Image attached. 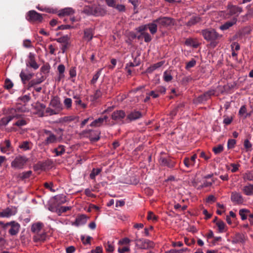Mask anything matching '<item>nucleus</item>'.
<instances>
[{
  "instance_id": "nucleus-45",
  "label": "nucleus",
  "mask_w": 253,
  "mask_h": 253,
  "mask_svg": "<svg viewBox=\"0 0 253 253\" xmlns=\"http://www.w3.org/2000/svg\"><path fill=\"white\" fill-rule=\"evenodd\" d=\"M55 199L59 204H64L66 202V196L64 195L56 196Z\"/></svg>"
},
{
  "instance_id": "nucleus-11",
  "label": "nucleus",
  "mask_w": 253,
  "mask_h": 253,
  "mask_svg": "<svg viewBox=\"0 0 253 253\" xmlns=\"http://www.w3.org/2000/svg\"><path fill=\"white\" fill-rule=\"evenodd\" d=\"M215 91L214 90H209L199 96L195 100L197 103H202L209 99L212 95L214 94Z\"/></svg>"
},
{
  "instance_id": "nucleus-26",
  "label": "nucleus",
  "mask_w": 253,
  "mask_h": 253,
  "mask_svg": "<svg viewBox=\"0 0 253 253\" xmlns=\"http://www.w3.org/2000/svg\"><path fill=\"white\" fill-rule=\"evenodd\" d=\"M147 26L148 29L151 34L154 35L157 33L159 28L157 23L155 22V19L152 22L147 24Z\"/></svg>"
},
{
  "instance_id": "nucleus-41",
  "label": "nucleus",
  "mask_w": 253,
  "mask_h": 253,
  "mask_svg": "<svg viewBox=\"0 0 253 253\" xmlns=\"http://www.w3.org/2000/svg\"><path fill=\"white\" fill-rule=\"evenodd\" d=\"M243 179L245 181H253V172L247 171L243 174Z\"/></svg>"
},
{
  "instance_id": "nucleus-62",
  "label": "nucleus",
  "mask_w": 253,
  "mask_h": 253,
  "mask_svg": "<svg viewBox=\"0 0 253 253\" xmlns=\"http://www.w3.org/2000/svg\"><path fill=\"white\" fill-rule=\"evenodd\" d=\"M74 28V26H71L70 25L66 24V25H61L58 26L56 29V31L59 30H65V29H70Z\"/></svg>"
},
{
  "instance_id": "nucleus-40",
  "label": "nucleus",
  "mask_w": 253,
  "mask_h": 253,
  "mask_svg": "<svg viewBox=\"0 0 253 253\" xmlns=\"http://www.w3.org/2000/svg\"><path fill=\"white\" fill-rule=\"evenodd\" d=\"M58 71L59 72V80H60L61 78H63L64 73L65 72V66L63 64H60L58 66Z\"/></svg>"
},
{
  "instance_id": "nucleus-38",
  "label": "nucleus",
  "mask_w": 253,
  "mask_h": 253,
  "mask_svg": "<svg viewBox=\"0 0 253 253\" xmlns=\"http://www.w3.org/2000/svg\"><path fill=\"white\" fill-rule=\"evenodd\" d=\"M83 12L88 15H93V6H85L83 9Z\"/></svg>"
},
{
  "instance_id": "nucleus-5",
  "label": "nucleus",
  "mask_w": 253,
  "mask_h": 253,
  "mask_svg": "<svg viewBox=\"0 0 253 253\" xmlns=\"http://www.w3.org/2000/svg\"><path fill=\"white\" fill-rule=\"evenodd\" d=\"M26 19L31 22H41L43 18L42 14L33 10L27 13Z\"/></svg>"
},
{
  "instance_id": "nucleus-14",
  "label": "nucleus",
  "mask_w": 253,
  "mask_h": 253,
  "mask_svg": "<svg viewBox=\"0 0 253 253\" xmlns=\"http://www.w3.org/2000/svg\"><path fill=\"white\" fill-rule=\"evenodd\" d=\"M84 133L87 134V136L92 141H97L99 139L100 132L96 130L92 129L85 130L84 131Z\"/></svg>"
},
{
  "instance_id": "nucleus-31",
  "label": "nucleus",
  "mask_w": 253,
  "mask_h": 253,
  "mask_svg": "<svg viewBox=\"0 0 253 253\" xmlns=\"http://www.w3.org/2000/svg\"><path fill=\"white\" fill-rule=\"evenodd\" d=\"M65 147L64 145H60L57 148L53 149L52 152L55 153V156H61L65 152Z\"/></svg>"
},
{
  "instance_id": "nucleus-22",
  "label": "nucleus",
  "mask_w": 253,
  "mask_h": 253,
  "mask_svg": "<svg viewBox=\"0 0 253 253\" xmlns=\"http://www.w3.org/2000/svg\"><path fill=\"white\" fill-rule=\"evenodd\" d=\"M75 13V10L71 7H66L59 11L58 16L63 17L73 15Z\"/></svg>"
},
{
  "instance_id": "nucleus-36",
  "label": "nucleus",
  "mask_w": 253,
  "mask_h": 253,
  "mask_svg": "<svg viewBox=\"0 0 253 253\" xmlns=\"http://www.w3.org/2000/svg\"><path fill=\"white\" fill-rule=\"evenodd\" d=\"M73 98L76 99L75 103L76 105H80L83 109L86 108V104L82 102L79 96L75 95Z\"/></svg>"
},
{
  "instance_id": "nucleus-15",
  "label": "nucleus",
  "mask_w": 253,
  "mask_h": 253,
  "mask_svg": "<svg viewBox=\"0 0 253 253\" xmlns=\"http://www.w3.org/2000/svg\"><path fill=\"white\" fill-rule=\"evenodd\" d=\"M228 13L229 16L235 15L234 17L238 16L239 14L243 11L242 8L236 5H228Z\"/></svg>"
},
{
  "instance_id": "nucleus-30",
  "label": "nucleus",
  "mask_w": 253,
  "mask_h": 253,
  "mask_svg": "<svg viewBox=\"0 0 253 253\" xmlns=\"http://www.w3.org/2000/svg\"><path fill=\"white\" fill-rule=\"evenodd\" d=\"M201 20V18L199 16H192L189 21L185 23V25L191 27L195 25Z\"/></svg>"
},
{
  "instance_id": "nucleus-60",
  "label": "nucleus",
  "mask_w": 253,
  "mask_h": 253,
  "mask_svg": "<svg viewBox=\"0 0 253 253\" xmlns=\"http://www.w3.org/2000/svg\"><path fill=\"white\" fill-rule=\"evenodd\" d=\"M244 146L246 148V151H251L250 149L252 147V144L248 139H246L244 142Z\"/></svg>"
},
{
  "instance_id": "nucleus-10",
  "label": "nucleus",
  "mask_w": 253,
  "mask_h": 253,
  "mask_svg": "<svg viewBox=\"0 0 253 253\" xmlns=\"http://www.w3.org/2000/svg\"><path fill=\"white\" fill-rule=\"evenodd\" d=\"M44 135L47 136L43 143L45 145H47L51 143H54L57 142V137L51 131L44 129Z\"/></svg>"
},
{
  "instance_id": "nucleus-37",
  "label": "nucleus",
  "mask_w": 253,
  "mask_h": 253,
  "mask_svg": "<svg viewBox=\"0 0 253 253\" xmlns=\"http://www.w3.org/2000/svg\"><path fill=\"white\" fill-rule=\"evenodd\" d=\"M101 169H95L93 168L89 175L90 178L91 179H94L95 178V176L98 175L100 172L101 171Z\"/></svg>"
},
{
  "instance_id": "nucleus-6",
  "label": "nucleus",
  "mask_w": 253,
  "mask_h": 253,
  "mask_svg": "<svg viewBox=\"0 0 253 253\" xmlns=\"http://www.w3.org/2000/svg\"><path fill=\"white\" fill-rule=\"evenodd\" d=\"M8 227V233L12 236H15L18 234L21 225L18 222L13 220L9 222Z\"/></svg>"
},
{
  "instance_id": "nucleus-58",
  "label": "nucleus",
  "mask_w": 253,
  "mask_h": 253,
  "mask_svg": "<svg viewBox=\"0 0 253 253\" xmlns=\"http://www.w3.org/2000/svg\"><path fill=\"white\" fill-rule=\"evenodd\" d=\"M148 29L147 24L141 25L138 27L137 31L142 35L143 33H146L145 31Z\"/></svg>"
},
{
  "instance_id": "nucleus-47",
  "label": "nucleus",
  "mask_w": 253,
  "mask_h": 253,
  "mask_svg": "<svg viewBox=\"0 0 253 253\" xmlns=\"http://www.w3.org/2000/svg\"><path fill=\"white\" fill-rule=\"evenodd\" d=\"M164 80L165 82H169L171 81L172 77L169 72L166 71L164 73Z\"/></svg>"
},
{
  "instance_id": "nucleus-2",
  "label": "nucleus",
  "mask_w": 253,
  "mask_h": 253,
  "mask_svg": "<svg viewBox=\"0 0 253 253\" xmlns=\"http://www.w3.org/2000/svg\"><path fill=\"white\" fill-rule=\"evenodd\" d=\"M43 227V224L41 222H37L32 225L31 230L34 234L33 239L35 242H43L45 240L47 235L42 231Z\"/></svg>"
},
{
  "instance_id": "nucleus-21",
  "label": "nucleus",
  "mask_w": 253,
  "mask_h": 253,
  "mask_svg": "<svg viewBox=\"0 0 253 253\" xmlns=\"http://www.w3.org/2000/svg\"><path fill=\"white\" fill-rule=\"evenodd\" d=\"M87 218L86 215L81 214L76 218L75 221L72 223V225L76 226L84 225L86 223Z\"/></svg>"
},
{
  "instance_id": "nucleus-18",
  "label": "nucleus",
  "mask_w": 253,
  "mask_h": 253,
  "mask_svg": "<svg viewBox=\"0 0 253 253\" xmlns=\"http://www.w3.org/2000/svg\"><path fill=\"white\" fill-rule=\"evenodd\" d=\"M247 236L243 233H237L233 238L232 243L233 244H244L247 239Z\"/></svg>"
},
{
  "instance_id": "nucleus-43",
  "label": "nucleus",
  "mask_w": 253,
  "mask_h": 253,
  "mask_svg": "<svg viewBox=\"0 0 253 253\" xmlns=\"http://www.w3.org/2000/svg\"><path fill=\"white\" fill-rule=\"evenodd\" d=\"M102 70V69H100L96 72L95 74L93 76V78L91 80V84H95L96 83L97 80L101 74Z\"/></svg>"
},
{
  "instance_id": "nucleus-17",
  "label": "nucleus",
  "mask_w": 253,
  "mask_h": 253,
  "mask_svg": "<svg viewBox=\"0 0 253 253\" xmlns=\"http://www.w3.org/2000/svg\"><path fill=\"white\" fill-rule=\"evenodd\" d=\"M135 242H136V246H138L139 248L142 249H147L151 243V242L148 240L137 238L135 240Z\"/></svg>"
},
{
  "instance_id": "nucleus-33",
  "label": "nucleus",
  "mask_w": 253,
  "mask_h": 253,
  "mask_svg": "<svg viewBox=\"0 0 253 253\" xmlns=\"http://www.w3.org/2000/svg\"><path fill=\"white\" fill-rule=\"evenodd\" d=\"M164 63L163 61H161L152 65L147 69V72L149 73H152L154 70L161 67Z\"/></svg>"
},
{
  "instance_id": "nucleus-8",
  "label": "nucleus",
  "mask_w": 253,
  "mask_h": 253,
  "mask_svg": "<svg viewBox=\"0 0 253 253\" xmlns=\"http://www.w3.org/2000/svg\"><path fill=\"white\" fill-rule=\"evenodd\" d=\"M17 212V211L15 207H7L1 211H0V217L9 218L12 216L15 215Z\"/></svg>"
},
{
  "instance_id": "nucleus-12",
  "label": "nucleus",
  "mask_w": 253,
  "mask_h": 253,
  "mask_svg": "<svg viewBox=\"0 0 253 253\" xmlns=\"http://www.w3.org/2000/svg\"><path fill=\"white\" fill-rule=\"evenodd\" d=\"M126 116V113L123 110H117L114 111L111 115V118L117 123H124L123 119Z\"/></svg>"
},
{
  "instance_id": "nucleus-28",
  "label": "nucleus",
  "mask_w": 253,
  "mask_h": 253,
  "mask_svg": "<svg viewBox=\"0 0 253 253\" xmlns=\"http://www.w3.org/2000/svg\"><path fill=\"white\" fill-rule=\"evenodd\" d=\"M44 78L42 76L40 78L31 80L28 83L27 89H29L30 88L34 87L36 85L40 84L44 81Z\"/></svg>"
},
{
  "instance_id": "nucleus-25",
  "label": "nucleus",
  "mask_w": 253,
  "mask_h": 253,
  "mask_svg": "<svg viewBox=\"0 0 253 253\" xmlns=\"http://www.w3.org/2000/svg\"><path fill=\"white\" fill-rule=\"evenodd\" d=\"M84 33V38L85 40L89 42L92 40L94 34L92 28L85 29Z\"/></svg>"
},
{
  "instance_id": "nucleus-20",
  "label": "nucleus",
  "mask_w": 253,
  "mask_h": 253,
  "mask_svg": "<svg viewBox=\"0 0 253 253\" xmlns=\"http://www.w3.org/2000/svg\"><path fill=\"white\" fill-rule=\"evenodd\" d=\"M142 117V114L141 112L134 110L131 111L127 116V119L130 122L138 120Z\"/></svg>"
},
{
  "instance_id": "nucleus-23",
  "label": "nucleus",
  "mask_w": 253,
  "mask_h": 253,
  "mask_svg": "<svg viewBox=\"0 0 253 253\" xmlns=\"http://www.w3.org/2000/svg\"><path fill=\"white\" fill-rule=\"evenodd\" d=\"M237 21V18L236 17H233L231 20L226 22L224 24L222 25L220 27V29L221 30H226L231 27L232 26L235 25Z\"/></svg>"
},
{
  "instance_id": "nucleus-39",
  "label": "nucleus",
  "mask_w": 253,
  "mask_h": 253,
  "mask_svg": "<svg viewBox=\"0 0 253 253\" xmlns=\"http://www.w3.org/2000/svg\"><path fill=\"white\" fill-rule=\"evenodd\" d=\"M103 120L101 118H99L93 121L90 124V126L92 127H98L101 126L103 124Z\"/></svg>"
},
{
  "instance_id": "nucleus-4",
  "label": "nucleus",
  "mask_w": 253,
  "mask_h": 253,
  "mask_svg": "<svg viewBox=\"0 0 253 253\" xmlns=\"http://www.w3.org/2000/svg\"><path fill=\"white\" fill-rule=\"evenodd\" d=\"M27 161L25 156H18L11 162V166L14 169H22Z\"/></svg>"
},
{
  "instance_id": "nucleus-64",
  "label": "nucleus",
  "mask_w": 253,
  "mask_h": 253,
  "mask_svg": "<svg viewBox=\"0 0 253 253\" xmlns=\"http://www.w3.org/2000/svg\"><path fill=\"white\" fill-rule=\"evenodd\" d=\"M64 103L66 106L67 108H70L72 106V101L70 98H66L64 101Z\"/></svg>"
},
{
  "instance_id": "nucleus-59",
  "label": "nucleus",
  "mask_w": 253,
  "mask_h": 253,
  "mask_svg": "<svg viewBox=\"0 0 253 253\" xmlns=\"http://www.w3.org/2000/svg\"><path fill=\"white\" fill-rule=\"evenodd\" d=\"M113 8H116L119 12H125L126 10L125 5L123 4H115Z\"/></svg>"
},
{
  "instance_id": "nucleus-61",
  "label": "nucleus",
  "mask_w": 253,
  "mask_h": 253,
  "mask_svg": "<svg viewBox=\"0 0 253 253\" xmlns=\"http://www.w3.org/2000/svg\"><path fill=\"white\" fill-rule=\"evenodd\" d=\"M214 180L211 179V181H208L207 180L204 181L202 185L200 186L201 188L203 187H208L211 186L212 183L214 182Z\"/></svg>"
},
{
  "instance_id": "nucleus-34",
  "label": "nucleus",
  "mask_w": 253,
  "mask_h": 253,
  "mask_svg": "<svg viewBox=\"0 0 253 253\" xmlns=\"http://www.w3.org/2000/svg\"><path fill=\"white\" fill-rule=\"evenodd\" d=\"M32 174L31 170H29L25 172H23L18 174V177L21 180H24L29 178Z\"/></svg>"
},
{
  "instance_id": "nucleus-19",
  "label": "nucleus",
  "mask_w": 253,
  "mask_h": 253,
  "mask_svg": "<svg viewBox=\"0 0 253 253\" xmlns=\"http://www.w3.org/2000/svg\"><path fill=\"white\" fill-rule=\"evenodd\" d=\"M49 105L59 112L62 110V105L58 97H54L50 101Z\"/></svg>"
},
{
  "instance_id": "nucleus-52",
  "label": "nucleus",
  "mask_w": 253,
  "mask_h": 253,
  "mask_svg": "<svg viewBox=\"0 0 253 253\" xmlns=\"http://www.w3.org/2000/svg\"><path fill=\"white\" fill-rule=\"evenodd\" d=\"M30 142L28 141H24L23 142L21 145H20L19 147L21 149H23L24 150H28L30 149L29 147Z\"/></svg>"
},
{
  "instance_id": "nucleus-53",
  "label": "nucleus",
  "mask_w": 253,
  "mask_h": 253,
  "mask_svg": "<svg viewBox=\"0 0 253 253\" xmlns=\"http://www.w3.org/2000/svg\"><path fill=\"white\" fill-rule=\"evenodd\" d=\"M196 64V61L194 59H192L190 61L187 63L185 68L187 70L192 68L195 66Z\"/></svg>"
},
{
  "instance_id": "nucleus-27",
  "label": "nucleus",
  "mask_w": 253,
  "mask_h": 253,
  "mask_svg": "<svg viewBox=\"0 0 253 253\" xmlns=\"http://www.w3.org/2000/svg\"><path fill=\"white\" fill-rule=\"evenodd\" d=\"M34 73L26 74L23 70L20 74V77L21 79L22 83L25 84L26 82L30 80L34 76Z\"/></svg>"
},
{
  "instance_id": "nucleus-42",
  "label": "nucleus",
  "mask_w": 253,
  "mask_h": 253,
  "mask_svg": "<svg viewBox=\"0 0 253 253\" xmlns=\"http://www.w3.org/2000/svg\"><path fill=\"white\" fill-rule=\"evenodd\" d=\"M250 211L246 209H241L239 211V214L241 217L242 220H245L247 218L248 214L249 213Z\"/></svg>"
},
{
  "instance_id": "nucleus-35",
  "label": "nucleus",
  "mask_w": 253,
  "mask_h": 253,
  "mask_svg": "<svg viewBox=\"0 0 253 253\" xmlns=\"http://www.w3.org/2000/svg\"><path fill=\"white\" fill-rule=\"evenodd\" d=\"M70 39V36L66 35L63 36L59 38L55 39V41H57L59 43H61L62 44L66 43L69 42V41Z\"/></svg>"
},
{
  "instance_id": "nucleus-63",
  "label": "nucleus",
  "mask_w": 253,
  "mask_h": 253,
  "mask_svg": "<svg viewBox=\"0 0 253 253\" xmlns=\"http://www.w3.org/2000/svg\"><path fill=\"white\" fill-rule=\"evenodd\" d=\"M143 37L144 39V42H149L152 40V38L150 35L148 33H143L142 34Z\"/></svg>"
},
{
  "instance_id": "nucleus-24",
  "label": "nucleus",
  "mask_w": 253,
  "mask_h": 253,
  "mask_svg": "<svg viewBox=\"0 0 253 253\" xmlns=\"http://www.w3.org/2000/svg\"><path fill=\"white\" fill-rule=\"evenodd\" d=\"M22 116V114L19 113V110H17L14 108H11L10 109L9 111V114L8 115L9 118H11V120L14 119H18L19 118H21Z\"/></svg>"
},
{
  "instance_id": "nucleus-16",
  "label": "nucleus",
  "mask_w": 253,
  "mask_h": 253,
  "mask_svg": "<svg viewBox=\"0 0 253 253\" xmlns=\"http://www.w3.org/2000/svg\"><path fill=\"white\" fill-rule=\"evenodd\" d=\"M29 59L26 62L27 66H29L34 70H37L39 68V65L36 61L35 55L34 53L30 52L29 54Z\"/></svg>"
},
{
  "instance_id": "nucleus-3",
  "label": "nucleus",
  "mask_w": 253,
  "mask_h": 253,
  "mask_svg": "<svg viewBox=\"0 0 253 253\" xmlns=\"http://www.w3.org/2000/svg\"><path fill=\"white\" fill-rule=\"evenodd\" d=\"M155 22L157 23L158 28L160 30L171 27L175 24L174 19L168 16H160L155 19Z\"/></svg>"
},
{
  "instance_id": "nucleus-50",
  "label": "nucleus",
  "mask_w": 253,
  "mask_h": 253,
  "mask_svg": "<svg viewBox=\"0 0 253 253\" xmlns=\"http://www.w3.org/2000/svg\"><path fill=\"white\" fill-rule=\"evenodd\" d=\"M91 239L92 237L89 236H87L86 239H85L84 235H81V241L84 245L90 244Z\"/></svg>"
},
{
  "instance_id": "nucleus-7",
  "label": "nucleus",
  "mask_w": 253,
  "mask_h": 253,
  "mask_svg": "<svg viewBox=\"0 0 253 253\" xmlns=\"http://www.w3.org/2000/svg\"><path fill=\"white\" fill-rule=\"evenodd\" d=\"M231 201L235 205H242L244 202V198L242 195L236 191H233L231 193Z\"/></svg>"
},
{
  "instance_id": "nucleus-55",
  "label": "nucleus",
  "mask_w": 253,
  "mask_h": 253,
  "mask_svg": "<svg viewBox=\"0 0 253 253\" xmlns=\"http://www.w3.org/2000/svg\"><path fill=\"white\" fill-rule=\"evenodd\" d=\"M45 112L48 113L49 115H56L59 113V111L56 110L55 109H51L49 107H48L46 109Z\"/></svg>"
},
{
  "instance_id": "nucleus-1",
  "label": "nucleus",
  "mask_w": 253,
  "mask_h": 253,
  "mask_svg": "<svg viewBox=\"0 0 253 253\" xmlns=\"http://www.w3.org/2000/svg\"><path fill=\"white\" fill-rule=\"evenodd\" d=\"M201 35L204 39L209 42V46L211 48L215 47L219 42L220 39L222 37V35L217 33L212 28H208L201 30Z\"/></svg>"
},
{
  "instance_id": "nucleus-29",
  "label": "nucleus",
  "mask_w": 253,
  "mask_h": 253,
  "mask_svg": "<svg viewBox=\"0 0 253 253\" xmlns=\"http://www.w3.org/2000/svg\"><path fill=\"white\" fill-rule=\"evenodd\" d=\"M242 191L247 196L253 195V184H248L242 188Z\"/></svg>"
},
{
  "instance_id": "nucleus-57",
  "label": "nucleus",
  "mask_w": 253,
  "mask_h": 253,
  "mask_svg": "<svg viewBox=\"0 0 253 253\" xmlns=\"http://www.w3.org/2000/svg\"><path fill=\"white\" fill-rule=\"evenodd\" d=\"M185 44L186 45H192L194 47H197L198 45L193 40L189 39L186 40Z\"/></svg>"
},
{
  "instance_id": "nucleus-44",
  "label": "nucleus",
  "mask_w": 253,
  "mask_h": 253,
  "mask_svg": "<svg viewBox=\"0 0 253 253\" xmlns=\"http://www.w3.org/2000/svg\"><path fill=\"white\" fill-rule=\"evenodd\" d=\"M18 119V120L14 124V126L21 127L25 126L27 124L26 120L23 118L22 117L21 118H19Z\"/></svg>"
},
{
  "instance_id": "nucleus-54",
  "label": "nucleus",
  "mask_w": 253,
  "mask_h": 253,
  "mask_svg": "<svg viewBox=\"0 0 253 253\" xmlns=\"http://www.w3.org/2000/svg\"><path fill=\"white\" fill-rule=\"evenodd\" d=\"M102 95V93L101 91L99 89H97L95 91L94 94L92 96V101H96L98 98H99Z\"/></svg>"
},
{
  "instance_id": "nucleus-51",
  "label": "nucleus",
  "mask_w": 253,
  "mask_h": 253,
  "mask_svg": "<svg viewBox=\"0 0 253 253\" xmlns=\"http://www.w3.org/2000/svg\"><path fill=\"white\" fill-rule=\"evenodd\" d=\"M13 86V83L9 79H6L4 83V87L7 89L11 88Z\"/></svg>"
},
{
  "instance_id": "nucleus-49",
  "label": "nucleus",
  "mask_w": 253,
  "mask_h": 253,
  "mask_svg": "<svg viewBox=\"0 0 253 253\" xmlns=\"http://www.w3.org/2000/svg\"><path fill=\"white\" fill-rule=\"evenodd\" d=\"M223 150V146L222 145H218L212 148V151L215 154H218Z\"/></svg>"
},
{
  "instance_id": "nucleus-9",
  "label": "nucleus",
  "mask_w": 253,
  "mask_h": 253,
  "mask_svg": "<svg viewBox=\"0 0 253 253\" xmlns=\"http://www.w3.org/2000/svg\"><path fill=\"white\" fill-rule=\"evenodd\" d=\"M0 149L2 153L10 154L14 151L9 140H5L0 144Z\"/></svg>"
},
{
  "instance_id": "nucleus-48",
  "label": "nucleus",
  "mask_w": 253,
  "mask_h": 253,
  "mask_svg": "<svg viewBox=\"0 0 253 253\" xmlns=\"http://www.w3.org/2000/svg\"><path fill=\"white\" fill-rule=\"evenodd\" d=\"M183 163L185 166L188 168L194 166L195 164H193V163L191 161L189 158L185 157L183 160Z\"/></svg>"
},
{
  "instance_id": "nucleus-56",
  "label": "nucleus",
  "mask_w": 253,
  "mask_h": 253,
  "mask_svg": "<svg viewBox=\"0 0 253 253\" xmlns=\"http://www.w3.org/2000/svg\"><path fill=\"white\" fill-rule=\"evenodd\" d=\"M236 141L233 139H229L227 142V147L228 149H232L235 147Z\"/></svg>"
},
{
  "instance_id": "nucleus-46",
  "label": "nucleus",
  "mask_w": 253,
  "mask_h": 253,
  "mask_svg": "<svg viewBox=\"0 0 253 253\" xmlns=\"http://www.w3.org/2000/svg\"><path fill=\"white\" fill-rule=\"evenodd\" d=\"M216 225L217 226L218 228V230L219 232H222L224 231V228L225 227V224L222 220H218L216 222Z\"/></svg>"
},
{
  "instance_id": "nucleus-13",
  "label": "nucleus",
  "mask_w": 253,
  "mask_h": 253,
  "mask_svg": "<svg viewBox=\"0 0 253 253\" xmlns=\"http://www.w3.org/2000/svg\"><path fill=\"white\" fill-rule=\"evenodd\" d=\"M160 163L162 166H166L169 169H173L176 165V162L170 158L161 157Z\"/></svg>"
},
{
  "instance_id": "nucleus-32",
  "label": "nucleus",
  "mask_w": 253,
  "mask_h": 253,
  "mask_svg": "<svg viewBox=\"0 0 253 253\" xmlns=\"http://www.w3.org/2000/svg\"><path fill=\"white\" fill-rule=\"evenodd\" d=\"M93 9L94 16H101L105 13V11L99 6L93 5Z\"/></svg>"
}]
</instances>
